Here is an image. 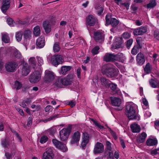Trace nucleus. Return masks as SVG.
Returning a JSON list of instances; mask_svg holds the SVG:
<instances>
[{
  "label": "nucleus",
  "mask_w": 159,
  "mask_h": 159,
  "mask_svg": "<svg viewBox=\"0 0 159 159\" xmlns=\"http://www.w3.org/2000/svg\"><path fill=\"white\" fill-rule=\"evenodd\" d=\"M10 51L12 53L15 57L19 59V61L22 63L20 65V72L24 76H26L30 72V69L28 64L25 62L24 59L21 53L13 47H11Z\"/></svg>",
  "instance_id": "1"
},
{
  "label": "nucleus",
  "mask_w": 159,
  "mask_h": 159,
  "mask_svg": "<svg viewBox=\"0 0 159 159\" xmlns=\"http://www.w3.org/2000/svg\"><path fill=\"white\" fill-rule=\"evenodd\" d=\"M134 104L132 102L127 103L125 113L129 120H139V118L134 108Z\"/></svg>",
  "instance_id": "2"
},
{
  "label": "nucleus",
  "mask_w": 159,
  "mask_h": 159,
  "mask_svg": "<svg viewBox=\"0 0 159 159\" xmlns=\"http://www.w3.org/2000/svg\"><path fill=\"white\" fill-rule=\"evenodd\" d=\"M102 72L108 77L112 78L117 75L119 71L117 69L113 68L111 65H107L102 66Z\"/></svg>",
  "instance_id": "3"
},
{
  "label": "nucleus",
  "mask_w": 159,
  "mask_h": 159,
  "mask_svg": "<svg viewBox=\"0 0 159 159\" xmlns=\"http://www.w3.org/2000/svg\"><path fill=\"white\" fill-rule=\"evenodd\" d=\"M71 128L70 126H69L66 128L62 129L59 131V135L61 139L64 141L67 140L71 132Z\"/></svg>",
  "instance_id": "4"
},
{
  "label": "nucleus",
  "mask_w": 159,
  "mask_h": 159,
  "mask_svg": "<svg viewBox=\"0 0 159 159\" xmlns=\"http://www.w3.org/2000/svg\"><path fill=\"white\" fill-rule=\"evenodd\" d=\"M41 77V74L40 72L39 71H36L30 75L29 80L31 83H36L40 80Z\"/></svg>",
  "instance_id": "5"
},
{
  "label": "nucleus",
  "mask_w": 159,
  "mask_h": 159,
  "mask_svg": "<svg viewBox=\"0 0 159 159\" xmlns=\"http://www.w3.org/2000/svg\"><path fill=\"white\" fill-rule=\"evenodd\" d=\"M54 154L52 149L51 147H48L46 148V151L44 152L42 157V159H53Z\"/></svg>",
  "instance_id": "6"
},
{
  "label": "nucleus",
  "mask_w": 159,
  "mask_h": 159,
  "mask_svg": "<svg viewBox=\"0 0 159 159\" xmlns=\"http://www.w3.org/2000/svg\"><path fill=\"white\" fill-rule=\"evenodd\" d=\"M18 66L17 64L15 62H11L7 63L5 65L6 70L11 72H14Z\"/></svg>",
  "instance_id": "7"
},
{
  "label": "nucleus",
  "mask_w": 159,
  "mask_h": 159,
  "mask_svg": "<svg viewBox=\"0 0 159 159\" xmlns=\"http://www.w3.org/2000/svg\"><path fill=\"white\" fill-rule=\"evenodd\" d=\"M52 142L54 145L57 148L61 150L63 152L67 151V148L65 144L61 143V142L56 139H53L52 140Z\"/></svg>",
  "instance_id": "8"
},
{
  "label": "nucleus",
  "mask_w": 159,
  "mask_h": 159,
  "mask_svg": "<svg viewBox=\"0 0 159 159\" xmlns=\"http://www.w3.org/2000/svg\"><path fill=\"white\" fill-rule=\"evenodd\" d=\"M74 75L73 74H70L66 77L62 78V83L63 85H68L71 84L73 81Z\"/></svg>",
  "instance_id": "9"
},
{
  "label": "nucleus",
  "mask_w": 159,
  "mask_h": 159,
  "mask_svg": "<svg viewBox=\"0 0 159 159\" xmlns=\"http://www.w3.org/2000/svg\"><path fill=\"white\" fill-rule=\"evenodd\" d=\"M45 75L44 78L45 81L48 82H50L53 80L55 76L54 73L48 70H46L45 72Z\"/></svg>",
  "instance_id": "10"
},
{
  "label": "nucleus",
  "mask_w": 159,
  "mask_h": 159,
  "mask_svg": "<svg viewBox=\"0 0 159 159\" xmlns=\"http://www.w3.org/2000/svg\"><path fill=\"white\" fill-rule=\"evenodd\" d=\"M80 134L79 132L76 131L71 136L70 143L71 144L76 143L77 145L80 140Z\"/></svg>",
  "instance_id": "11"
},
{
  "label": "nucleus",
  "mask_w": 159,
  "mask_h": 159,
  "mask_svg": "<svg viewBox=\"0 0 159 159\" xmlns=\"http://www.w3.org/2000/svg\"><path fill=\"white\" fill-rule=\"evenodd\" d=\"M94 38L97 42H101L104 39V34L101 31H97L94 33Z\"/></svg>",
  "instance_id": "12"
},
{
  "label": "nucleus",
  "mask_w": 159,
  "mask_h": 159,
  "mask_svg": "<svg viewBox=\"0 0 159 159\" xmlns=\"http://www.w3.org/2000/svg\"><path fill=\"white\" fill-rule=\"evenodd\" d=\"M104 150V146L99 142H97L95 145L93 152L95 154L99 153L102 152Z\"/></svg>",
  "instance_id": "13"
},
{
  "label": "nucleus",
  "mask_w": 159,
  "mask_h": 159,
  "mask_svg": "<svg viewBox=\"0 0 159 159\" xmlns=\"http://www.w3.org/2000/svg\"><path fill=\"white\" fill-rule=\"evenodd\" d=\"M11 0H2V5L1 8L2 12L5 13L10 6Z\"/></svg>",
  "instance_id": "14"
},
{
  "label": "nucleus",
  "mask_w": 159,
  "mask_h": 159,
  "mask_svg": "<svg viewBox=\"0 0 159 159\" xmlns=\"http://www.w3.org/2000/svg\"><path fill=\"white\" fill-rule=\"evenodd\" d=\"M147 31V29L146 27L141 26L137 29L134 30L133 33L134 35H138L143 34Z\"/></svg>",
  "instance_id": "15"
},
{
  "label": "nucleus",
  "mask_w": 159,
  "mask_h": 159,
  "mask_svg": "<svg viewBox=\"0 0 159 159\" xmlns=\"http://www.w3.org/2000/svg\"><path fill=\"white\" fill-rule=\"evenodd\" d=\"M53 60L57 59L56 61H54L53 62V65L56 66L59 64H61L63 61L62 57L60 55H57L52 56Z\"/></svg>",
  "instance_id": "16"
},
{
  "label": "nucleus",
  "mask_w": 159,
  "mask_h": 159,
  "mask_svg": "<svg viewBox=\"0 0 159 159\" xmlns=\"http://www.w3.org/2000/svg\"><path fill=\"white\" fill-rule=\"evenodd\" d=\"M29 66L33 69H35L38 67V65L35 58L34 57H30L28 59Z\"/></svg>",
  "instance_id": "17"
},
{
  "label": "nucleus",
  "mask_w": 159,
  "mask_h": 159,
  "mask_svg": "<svg viewBox=\"0 0 159 159\" xmlns=\"http://www.w3.org/2000/svg\"><path fill=\"white\" fill-rule=\"evenodd\" d=\"M89 141V136L88 134L86 132L83 133L82 136V141L81 146L83 148L85 147Z\"/></svg>",
  "instance_id": "18"
},
{
  "label": "nucleus",
  "mask_w": 159,
  "mask_h": 159,
  "mask_svg": "<svg viewBox=\"0 0 159 159\" xmlns=\"http://www.w3.org/2000/svg\"><path fill=\"white\" fill-rule=\"evenodd\" d=\"M137 62L139 65L143 64L145 61V59L143 55L141 53H139L137 56Z\"/></svg>",
  "instance_id": "19"
},
{
  "label": "nucleus",
  "mask_w": 159,
  "mask_h": 159,
  "mask_svg": "<svg viewBox=\"0 0 159 159\" xmlns=\"http://www.w3.org/2000/svg\"><path fill=\"white\" fill-rule=\"evenodd\" d=\"M115 55L107 53L104 57V60L107 62L112 61L115 60Z\"/></svg>",
  "instance_id": "20"
},
{
  "label": "nucleus",
  "mask_w": 159,
  "mask_h": 159,
  "mask_svg": "<svg viewBox=\"0 0 159 159\" xmlns=\"http://www.w3.org/2000/svg\"><path fill=\"white\" fill-rule=\"evenodd\" d=\"M102 87L108 88L109 87L110 81L104 77L101 78L100 79Z\"/></svg>",
  "instance_id": "21"
},
{
  "label": "nucleus",
  "mask_w": 159,
  "mask_h": 159,
  "mask_svg": "<svg viewBox=\"0 0 159 159\" xmlns=\"http://www.w3.org/2000/svg\"><path fill=\"white\" fill-rule=\"evenodd\" d=\"M36 44L37 46L40 48H43L45 45V39L43 36L39 37L37 40Z\"/></svg>",
  "instance_id": "22"
},
{
  "label": "nucleus",
  "mask_w": 159,
  "mask_h": 159,
  "mask_svg": "<svg viewBox=\"0 0 159 159\" xmlns=\"http://www.w3.org/2000/svg\"><path fill=\"white\" fill-rule=\"evenodd\" d=\"M115 56V61H118L121 62H123L125 61L126 58L125 55L122 53H119Z\"/></svg>",
  "instance_id": "23"
},
{
  "label": "nucleus",
  "mask_w": 159,
  "mask_h": 159,
  "mask_svg": "<svg viewBox=\"0 0 159 159\" xmlns=\"http://www.w3.org/2000/svg\"><path fill=\"white\" fill-rule=\"evenodd\" d=\"M111 104L114 106L120 107L121 104V100L119 98H111Z\"/></svg>",
  "instance_id": "24"
},
{
  "label": "nucleus",
  "mask_w": 159,
  "mask_h": 159,
  "mask_svg": "<svg viewBox=\"0 0 159 159\" xmlns=\"http://www.w3.org/2000/svg\"><path fill=\"white\" fill-rule=\"evenodd\" d=\"M13 140L10 141L8 139H5L2 140V144L4 148H8L10 144H14Z\"/></svg>",
  "instance_id": "25"
},
{
  "label": "nucleus",
  "mask_w": 159,
  "mask_h": 159,
  "mask_svg": "<svg viewBox=\"0 0 159 159\" xmlns=\"http://www.w3.org/2000/svg\"><path fill=\"white\" fill-rule=\"evenodd\" d=\"M130 129L133 133H139L140 131V127L139 125L137 124H133L131 125Z\"/></svg>",
  "instance_id": "26"
},
{
  "label": "nucleus",
  "mask_w": 159,
  "mask_h": 159,
  "mask_svg": "<svg viewBox=\"0 0 159 159\" xmlns=\"http://www.w3.org/2000/svg\"><path fill=\"white\" fill-rule=\"evenodd\" d=\"M54 86L56 88H61L62 87V78L58 77L54 84Z\"/></svg>",
  "instance_id": "27"
},
{
  "label": "nucleus",
  "mask_w": 159,
  "mask_h": 159,
  "mask_svg": "<svg viewBox=\"0 0 159 159\" xmlns=\"http://www.w3.org/2000/svg\"><path fill=\"white\" fill-rule=\"evenodd\" d=\"M43 26L45 31L47 33H48L50 32L51 30L50 25L47 20L44 21Z\"/></svg>",
  "instance_id": "28"
},
{
  "label": "nucleus",
  "mask_w": 159,
  "mask_h": 159,
  "mask_svg": "<svg viewBox=\"0 0 159 159\" xmlns=\"http://www.w3.org/2000/svg\"><path fill=\"white\" fill-rule=\"evenodd\" d=\"M71 68V67L69 66H63L61 68L60 73L62 75H65L66 73Z\"/></svg>",
  "instance_id": "29"
},
{
  "label": "nucleus",
  "mask_w": 159,
  "mask_h": 159,
  "mask_svg": "<svg viewBox=\"0 0 159 159\" xmlns=\"http://www.w3.org/2000/svg\"><path fill=\"white\" fill-rule=\"evenodd\" d=\"M147 145L148 146H152L157 144V139L155 138L153 139H148L146 142Z\"/></svg>",
  "instance_id": "30"
},
{
  "label": "nucleus",
  "mask_w": 159,
  "mask_h": 159,
  "mask_svg": "<svg viewBox=\"0 0 159 159\" xmlns=\"http://www.w3.org/2000/svg\"><path fill=\"white\" fill-rule=\"evenodd\" d=\"M147 136V134L144 132L140 134L139 135L137 140L140 143H142L144 141Z\"/></svg>",
  "instance_id": "31"
},
{
  "label": "nucleus",
  "mask_w": 159,
  "mask_h": 159,
  "mask_svg": "<svg viewBox=\"0 0 159 159\" xmlns=\"http://www.w3.org/2000/svg\"><path fill=\"white\" fill-rule=\"evenodd\" d=\"M33 33L34 35L38 36L40 35L41 33V30L40 27L36 26L33 28Z\"/></svg>",
  "instance_id": "32"
},
{
  "label": "nucleus",
  "mask_w": 159,
  "mask_h": 159,
  "mask_svg": "<svg viewBox=\"0 0 159 159\" xmlns=\"http://www.w3.org/2000/svg\"><path fill=\"white\" fill-rule=\"evenodd\" d=\"M157 4L156 1L155 0H150L149 2L147 5V9H151L155 7Z\"/></svg>",
  "instance_id": "33"
},
{
  "label": "nucleus",
  "mask_w": 159,
  "mask_h": 159,
  "mask_svg": "<svg viewBox=\"0 0 159 159\" xmlns=\"http://www.w3.org/2000/svg\"><path fill=\"white\" fill-rule=\"evenodd\" d=\"M2 39L3 42L6 43H8L10 42V38L7 33L2 34Z\"/></svg>",
  "instance_id": "34"
},
{
  "label": "nucleus",
  "mask_w": 159,
  "mask_h": 159,
  "mask_svg": "<svg viewBox=\"0 0 159 159\" xmlns=\"http://www.w3.org/2000/svg\"><path fill=\"white\" fill-rule=\"evenodd\" d=\"M15 149L13 148V151L11 152H5V156L7 159H11L12 157L14 156L15 153Z\"/></svg>",
  "instance_id": "35"
},
{
  "label": "nucleus",
  "mask_w": 159,
  "mask_h": 159,
  "mask_svg": "<svg viewBox=\"0 0 159 159\" xmlns=\"http://www.w3.org/2000/svg\"><path fill=\"white\" fill-rule=\"evenodd\" d=\"M149 82L150 85L153 88H156L158 86V82L155 80L151 79L150 80Z\"/></svg>",
  "instance_id": "36"
},
{
  "label": "nucleus",
  "mask_w": 159,
  "mask_h": 159,
  "mask_svg": "<svg viewBox=\"0 0 159 159\" xmlns=\"http://www.w3.org/2000/svg\"><path fill=\"white\" fill-rule=\"evenodd\" d=\"M138 8V5L135 3H133L130 7V9L133 11L132 13H135Z\"/></svg>",
  "instance_id": "37"
},
{
  "label": "nucleus",
  "mask_w": 159,
  "mask_h": 159,
  "mask_svg": "<svg viewBox=\"0 0 159 159\" xmlns=\"http://www.w3.org/2000/svg\"><path fill=\"white\" fill-rule=\"evenodd\" d=\"M22 36V33L21 31H19L16 33V38L17 41H20L21 40Z\"/></svg>",
  "instance_id": "38"
},
{
  "label": "nucleus",
  "mask_w": 159,
  "mask_h": 159,
  "mask_svg": "<svg viewBox=\"0 0 159 159\" xmlns=\"http://www.w3.org/2000/svg\"><path fill=\"white\" fill-rule=\"evenodd\" d=\"M152 67L149 63H148L146 65L144 70L147 73H149L151 72Z\"/></svg>",
  "instance_id": "39"
},
{
  "label": "nucleus",
  "mask_w": 159,
  "mask_h": 159,
  "mask_svg": "<svg viewBox=\"0 0 159 159\" xmlns=\"http://www.w3.org/2000/svg\"><path fill=\"white\" fill-rule=\"evenodd\" d=\"M31 31L30 30H27L25 31L24 36L26 39L29 38L31 36Z\"/></svg>",
  "instance_id": "40"
},
{
  "label": "nucleus",
  "mask_w": 159,
  "mask_h": 159,
  "mask_svg": "<svg viewBox=\"0 0 159 159\" xmlns=\"http://www.w3.org/2000/svg\"><path fill=\"white\" fill-rule=\"evenodd\" d=\"M139 48L138 46H134L131 50V53L134 55H136L139 52Z\"/></svg>",
  "instance_id": "41"
},
{
  "label": "nucleus",
  "mask_w": 159,
  "mask_h": 159,
  "mask_svg": "<svg viewBox=\"0 0 159 159\" xmlns=\"http://www.w3.org/2000/svg\"><path fill=\"white\" fill-rule=\"evenodd\" d=\"M16 22V26H20L22 25H25L27 24L25 20H15Z\"/></svg>",
  "instance_id": "42"
},
{
  "label": "nucleus",
  "mask_w": 159,
  "mask_h": 159,
  "mask_svg": "<svg viewBox=\"0 0 159 159\" xmlns=\"http://www.w3.org/2000/svg\"><path fill=\"white\" fill-rule=\"evenodd\" d=\"M36 58L38 62V66H40L43 64V61L42 57L37 56L36 57Z\"/></svg>",
  "instance_id": "43"
},
{
  "label": "nucleus",
  "mask_w": 159,
  "mask_h": 159,
  "mask_svg": "<svg viewBox=\"0 0 159 159\" xmlns=\"http://www.w3.org/2000/svg\"><path fill=\"white\" fill-rule=\"evenodd\" d=\"M22 87V85L18 81H16L15 83L14 88L17 90H18L20 89Z\"/></svg>",
  "instance_id": "44"
},
{
  "label": "nucleus",
  "mask_w": 159,
  "mask_h": 159,
  "mask_svg": "<svg viewBox=\"0 0 159 159\" xmlns=\"http://www.w3.org/2000/svg\"><path fill=\"white\" fill-rule=\"evenodd\" d=\"M53 49L55 52H57L59 51L60 48L58 43L56 42L54 43L53 47Z\"/></svg>",
  "instance_id": "45"
},
{
  "label": "nucleus",
  "mask_w": 159,
  "mask_h": 159,
  "mask_svg": "<svg viewBox=\"0 0 159 159\" xmlns=\"http://www.w3.org/2000/svg\"><path fill=\"white\" fill-rule=\"evenodd\" d=\"M99 49V47L98 46H96L92 49L91 52L93 55H96L98 53V50Z\"/></svg>",
  "instance_id": "46"
},
{
  "label": "nucleus",
  "mask_w": 159,
  "mask_h": 159,
  "mask_svg": "<svg viewBox=\"0 0 159 159\" xmlns=\"http://www.w3.org/2000/svg\"><path fill=\"white\" fill-rule=\"evenodd\" d=\"M7 23L11 27L16 26V22L15 20H6Z\"/></svg>",
  "instance_id": "47"
},
{
  "label": "nucleus",
  "mask_w": 159,
  "mask_h": 159,
  "mask_svg": "<svg viewBox=\"0 0 159 159\" xmlns=\"http://www.w3.org/2000/svg\"><path fill=\"white\" fill-rule=\"evenodd\" d=\"M57 116L56 115L51 116L48 118L44 120L43 121L45 123L47 122L48 121L54 120L57 117Z\"/></svg>",
  "instance_id": "48"
},
{
  "label": "nucleus",
  "mask_w": 159,
  "mask_h": 159,
  "mask_svg": "<svg viewBox=\"0 0 159 159\" xmlns=\"http://www.w3.org/2000/svg\"><path fill=\"white\" fill-rule=\"evenodd\" d=\"M48 138L47 136H42L40 140V143H45L48 140Z\"/></svg>",
  "instance_id": "49"
},
{
  "label": "nucleus",
  "mask_w": 159,
  "mask_h": 159,
  "mask_svg": "<svg viewBox=\"0 0 159 159\" xmlns=\"http://www.w3.org/2000/svg\"><path fill=\"white\" fill-rule=\"evenodd\" d=\"M109 87H110L111 89L114 91L117 90V85L115 84L111 83V82H110Z\"/></svg>",
  "instance_id": "50"
},
{
  "label": "nucleus",
  "mask_w": 159,
  "mask_h": 159,
  "mask_svg": "<svg viewBox=\"0 0 159 159\" xmlns=\"http://www.w3.org/2000/svg\"><path fill=\"white\" fill-rule=\"evenodd\" d=\"M105 20H117L115 18H112V15L110 13H108L106 16Z\"/></svg>",
  "instance_id": "51"
},
{
  "label": "nucleus",
  "mask_w": 159,
  "mask_h": 159,
  "mask_svg": "<svg viewBox=\"0 0 159 159\" xmlns=\"http://www.w3.org/2000/svg\"><path fill=\"white\" fill-rule=\"evenodd\" d=\"M136 41L140 48L142 47V40L140 37H138L136 39Z\"/></svg>",
  "instance_id": "52"
},
{
  "label": "nucleus",
  "mask_w": 159,
  "mask_h": 159,
  "mask_svg": "<svg viewBox=\"0 0 159 159\" xmlns=\"http://www.w3.org/2000/svg\"><path fill=\"white\" fill-rule=\"evenodd\" d=\"M91 120L93 122V123L95 125V126L98 127V128L100 129L103 128V126L100 125L99 123H98L97 121L93 119H91Z\"/></svg>",
  "instance_id": "53"
},
{
  "label": "nucleus",
  "mask_w": 159,
  "mask_h": 159,
  "mask_svg": "<svg viewBox=\"0 0 159 159\" xmlns=\"http://www.w3.org/2000/svg\"><path fill=\"white\" fill-rule=\"evenodd\" d=\"M87 25L88 26H93L95 23V20H87L86 22Z\"/></svg>",
  "instance_id": "54"
},
{
  "label": "nucleus",
  "mask_w": 159,
  "mask_h": 159,
  "mask_svg": "<svg viewBox=\"0 0 159 159\" xmlns=\"http://www.w3.org/2000/svg\"><path fill=\"white\" fill-rule=\"evenodd\" d=\"M76 103V102H75L73 101H68L66 102V104L68 105H69L71 107H73L75 106Z\"/></svg>",
  "instance_id": "55"
},
{
  "label": "nucleus",
  "mask_w": 159,
  "mask_h": 159,
  "mask_svg": "<svg viewBox=\"0 0 159 159\" xmlns=\"http://www.w3.org/2000/svg\"><path fill=\"white\" fill-rule=\"evenodd\" d=\"M98 16H100L101 15L102 13H103L104 8L103 7H98Z\"/></svg>",
  "instance_id": "56"
},
{
  "label": "nucleus",
  "mask_w": 159,
  "mask_h": 159,
  "mask_svg": "<svg viewBox=\"0 0 159 159\" xmlns=\"http://www.w3.org/2000/svg\"><path fill=\"white\" fill-rule=\"evenodd\" d=\"M133 42V40L132 39H130L128 40L127 42L126 46L127 48H129L130 46L131 45Z\"/></svg>",
  "instance_id": "57"
},
{
  "label": "nucleus",
  "mask_w": 159,
  "mask_h": 159,
  "mask_svg": "<svg viewBox=\"0 0 159 159\" xmlns=\"http://www.w3.org/2000/svg\"><path fill=\"white\" fill-rule=\"evenodd\" d=\"M159 152V149H155L150 151V154L152 156L156 155Z\"/></svg>",
  "instance_id": "58"
},
{
  "label": "nucleus",
  "mask_w": 159,
  "mask_h": 159,
  "mask_svg": "<svg viewBox=\"0 0 159 159\" xmlns=\"http://www.w3.org/2000/svg\"><path fill=\"white\" fill-rule=\"evenodd\" d=\"M6 48L3 47H1L0 49V55H3L4 54H6Z\"/></svg>",
  "instance_id": "59"
},
{
  "label": "nucleus",
  "mask_w": 159,
  "mask_h": 159,
  "mask_svg": "<svg viewBox=\"0 0 159 159\" xmlns=\"http://www.w3.org/2000/svg\"><path fill=\"white\" fill-rule=\"evenodd\" d=\"M130 34L128 32L124 33L122 35L123 37L125 39H128L130 37Z\"/></svg>",
  "instance_id": "60"
},
{
  "label": "nucleus",
  "mask_w": 159,
  "mask_h": 159,
  "mask_svg": "<svg viewBox=\"0 0 159 159\" xmlns=\"http://www.w3.org/2000/svg\"><path fill=\"white\" fill-rule=\"evenodd\" d=\"M151 113L148 111H145L144 113V116L145 118H147L151 116Z\"/></svg>",
  "instance_id": "61"
},
{
  "label": "nucleus",
  "mask_w": 159,
  "mask_h": 159,
  "mask_svg": "<svg viewBox=\"0 0 159 159\" xmlns=\"http://www.w3.org/2000/svg\"><path fill=\"white\" fill-rule=\"evenodd\" d=\"M142 102L143 104L147 108L148 107V103L147 99L145 98H143L142 99Z\"/></svg>",
  "instance_id": "62"
},
{
  "label": "nucleus",
  "mask_w": 159,
  "mask_h": 159,
  "mask_svg": "<svg viewBox=\"0 0 159 159\" xmlns=\"http://www.w3.org/2000/svg\"><path fill=\"white\" fill-rule=\"evenodd\" d=\"M155 128L158 131H159V121L156 120L155 122Z\"/></svg>",
  "instance_id": "63"
},
{
  "label": "nucleus",
  "mask_w": 159,
  "mask_h": 159,
  "mask_svg": "<svg viewBox=\"0 0 159 159\" xmlns=\"http://www.w3.org/2000/svg\"><path fill=\"white\" fill-rule=\"evenodd\" d=\"M154 36L155 38L159 40V32L156 31L154 32Z\"/></svg>",
  "instance_id": "64"
}]
</instances>
